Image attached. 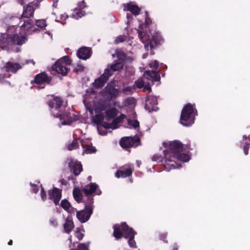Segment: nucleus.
<instances>
[{
  "mask_svg": "<svg viewBox=\"0 0 250 250\" xmlns=\"http://www.w3.org/2000/svg\"><path fill=\"white\" fill-rule=\"evenodd\" d=\"M141 164H142V162L141 161H140V160L136 161V165L138 167H140Z\"/></svg>",
  "mask_w": 250,
  "mask_h": 250,
  "instance_id": "de8ad7c7",
  "label": "nucleus"
},
{
  "mask_svg": "<svg viewBox=\"0 0 250 250\" xmlns=\"http://www.w3.org/2000/svg\"><path fill=\"white\" fill-rule=\"evenodd\" d=\"M145 108L149 112L157 111L158 109L157 107V98L153 96H147V99L146 101Z\"/></svg>",
  "mask_w": 250,
  "mask_h": 250,
  "instance_id": "f3484780",
  "label": "nucleus"
},
{
  "mask_svg": "<svg viewBox=\"0 0 250 250\" xmlns=\"http://www.w3.org/2000/svg\"><path fill=\"white\" fill-rule=\"evenodd\" d=\"M8 19V18H6L5 20H7Z\"/></svg>",
  "mask_w": 250,
  "mask_h": 250,
  "instance_id": "052dcab7",
  "label": "nucleus"
},
{
  "mask_svg": "<svg viewBox=\"0 0 250 250\" xmlns=\"http://www.w3.org/2000/svg\"><path fill=\"white\" fill-rule=\"evenodd\" d=\"M134 90H135V88H134V85L128 86H126L125 88H124L122 89V92L126 94H128L129 93L132 92Z\"/></svg>",
  "mask_w": 250,
  "mask_h": 250,
  "instance_id": "f704fd0d",
  "label": "nucleus"
},
{
  "mask_svg": "<svg viewBox=\"0 0 250 250\" xmlns=\"http://www.w3.org/2000/svg\"><path fill=\"white\" fill-rule=\"evenodd\" d=\"M17 1L21 5H22L23 4V0H17Z\"/></svg>",
  "mask_w": 250,
  "mask_h": 250,
  "instance_id": "8fccbe9b",
  "label": "nucleus"
},
{
  "mask_svg": "<svg viewBox=\"0 0 250 250\" xmlns=\"http://www.w3.org/2000/svg\"><path fill=\"white\" fill-rule=\"evenodd\" d=\"M49 198L53 201L54 204L57 205L61 197H62V190L59 188H54L52 190L49 191Z\"/></svg>",
  "mask_w": 250,
  "mask_h": 250,
  "instance_id": "4be33fe9",
  "label": "nucleus"
},
{
  "mask_svg": "<svg viewBox=\"0 0 250 250\" xmlns=\"http://www.w3.org/2000/svg\"><path fill=\"white\" fill-rule=\"evenodd\" d=\"M164 146L167 147V150H164V158L157 154L154 155L152 161L157 162H162L167 171L172 169L179 168L181 166V162H187L189 160L188 154L183 152V146L180 142L174 141L169 142L168 144L163 143Z\"/></svg>",
  "mask_w": 250,
  "mask_h": 250,
  "instance_id": "7ed1b4c3",
  "label": "nucleus"
},
{
  "mask_svg": "<svg viewBox=\"0 0 250 250\" xmlns=\"http://www.w3.org/2000/svg\"><path fill=\"white\" fill-rule=\"evenodd\" d=\"M146 23L147 25H148L149 24L148 22L146 20Z\"/></svg>",
  "mask_w": 250,
  "mask_h": 250,
  "instance_id": "6e6d98bb",
  "label": "nucleus"
},
{
  "mask_svg": "<svg viewBox=\"0 0 250 250\" xmlns=\"http://www.w3.org/2000/svg\"><path fill=\"white\" fill-rule=\"evenodd\" d=\"M133 165L129 164L126 167H123L118 170L115 173V177L117 178H126L130 176L132 173Z\"/></svg>",
  "mask_w": 250,
  "mask_h": 250,
  "instance_id": "dca6fc26",
  "label": "nucleus"
},
{
  "mask_svg": "<svg viewBox=\"0 0 250 250\" xmlns=\"http://www.w3.org/2000/svg\"><path fill=\"white\" fill-rule=\"evenodd\" d=\"M129 44H130L131 46H134V45H135V44H133V42H131L129 43Z\"/></svg>",
  "mask_w": 250,
  "mask_h": 250,
  "instance_id": "864d4df0",
  "label": "nucleus"
},
{
  "mask_svg": "<svg viewBox=\"0 0 250 250\" xmlns=\"http://www.w3.org/2000/svg\"><path fill=\"white\" fill-rule=\"evenodd\" d=\"M111 75V71L109 69H105L101 76L95 80L93 83V86L97 88L103 87Z\"/></svg>",
  "mask_w": 250,
  "mask_h": 250,
  "instance_id": "4468645a",
  "label": "nucleus"
},
{
  "mask_svg": "<svg viewBox=\"0 0 250 250\" xmlns=\"http://www.w3.org/2000/svg\"><path fill=\"white\" fill-rule=\"evenodd\" d=\"M77 55L79 58L86 60L91 55V49L86 47H81L77 51Z\"/></svg>",
  "mask_w": 250,
  "mask_h": 250,
  "instance_id": "5701e85b",
  "label": "nucleus"
},
{
  "mask_svg": "<svg viewBox=\"0 0 250 250\" xmlns=\"http://www.w3.org/2000/svg\"><path fill=\"white\" fill-rule=\"evenodd\" d=\"M64 231L67 233H69L74 228V225L72 220L67 218L65 223L63 224Z\"/></svg>",
  "mask_w": 250,
  "mask_h": 250,
  "instance_id": "bb28decb",
  "label": "nucleus"
},
{
  "mask_svg": "<svg viewBox=\"0 0 250 250\" xmlns=\"http://www.w3.org/2000/svg\"><path fill=\"white\" fill-rule=\"evenodd\" d=\"M11 75L9 73L7 74H0V83L3 84H8L10 85V82L6 80L10 78Z\"/></svg>",
  "mask_w": 250,
  "mask_h": 250,
  "instance_id": "7c9ffc66",
  "label": "nucleus"
},
{
  "mask_svg": "<svg viewBox=\"0 0 250 250\" xmlns=\"http://www.w3.org/2000/svg\"><path fill=\"white\" fill-rule=\"evenodd\" d=\"M61 23H62L63 25H64V24H65V22H64L62 21Z\"/></svg>",
  "mask_w": 250,
  "mask_h": 250,
  "instance_id": "13d9d810",
  "label": "nucleus"
},
{
  "mask_svg": "<svg viewBox=\"0 0 250 250\" xmlns=\"http://www.w3.org/2000/svg\"><path fill=\"white\" fill-rule=\"evenodd\" d=\"M158 62L156 60H154L149 63V66L150 68L154 69L155 70L154 71L157 73H158V72L156 71V70L158 68ZM158 74L159 75V73H158Z\"/></svg>",
  "mask_w": 250,
  "mask_h": 250,
  "instance_id": "e433bc0d",
  "label": "nucleus"
},
{
  "mask_svg": "<svg viewBox=\"0 0 250 250\" xmlns=\"http://www.w3.org/2000/svg\"><path fill=\"white\" fill-rule=\"evenodd\" d=\"M68 16L66 15V14H62L61 15V19L62 20H65L67 18H68Z\"/></svg>",
  "mask_w": 250,
  "mask_h": 250,
  "instance_id": "c03bdc74",
  "label": "nucleus"
},
{
  "mask_svg": "<svg viewBox=\"0 0 250 250\" xmlns=\"http://www.w3.org/2000/svg\"><path fill=\"white\" fill-rule=\"evenodd\" d=\"M59 0H53V6L55 8L56 7V3H57L58 1Z\"/></svg>",
  "mask_w": 250,
  "mask_h": 250,
  "instance_id": "09e8293b",
  "label": "nucleus"
},
{
  "mask_svg": "<svg viewBox=\"0 0 250 250\" xmlns=\"http://www.w3.org/2000/svg\"><path fill=\"white\" fill-rule=\"evenodd\" d=\"M52 14H53V15H55V13H54V12H53V13H52Z\"/></svg>",
  "mask_w": 250,
  "mask_h": 250,
  "instance_id": "bf43d9fd",
  "label": "nucleus"
},
{
  "mask_svg": "<svg viewBox=\"0 0 250 250\" xmlns=\"http://www.w3.org/2000/svg\"><path fill=\"white\" fill-rule=\"evenodd\" d=\"M67 161L71 171L76 176L79 175L83 170L82 165L81 163L72 159H68Z\"/></svg>",
  "mask_w": 250,
  "mask_h": 250,
  "instance_id": "a211bd4d",
  "label": "nucleus"
},
{
  "mask_svg": "<svg viewBox=\"0 0 250 250\" xmlns=\"http://www.w3.org/2000/svg\"><path fill=\"white\" fill-rule=\"evenodd\" d=\"M86 7V5L84 1L78 3V6L74 10L72 14V17L75 19L78 20L82 18L85 14V12L83 9Z\"/></svg>",
  "mask_w": 250,
  "mask_h": 250,
  "instance_id": "412c9836",
  "label": "nucleus"
},
{
  "mask_svg": "<svg viewBox=\"0 0 250 250\" xmlns=\"http://www.w3.org/2000/svg\"><path fill=\"white\" fill-rule=\"evenodd\" d=\"M197 111L194 106L190 104H187L184 107L181 112L180 123L186 126L191 125L194 123Z\"/></svg>",
  "mask_w": 250,
  "mask_h": 250,
  "instance_id": "6e6552de",
  "label": "nucleus"
},
{
  "mask_svg": "<svg viewBox=\"0 0 250 250\" xmlns=\"http://www.w3.org/2000/svg\"><path fill=\"white\" fill-rule=\"evenodd\" d=\"M83 232L84 231L83 230V229L82 228H76L75 235L79 240H81L83 238L84 236V234L83 233Z\"/></svg>",
  "mask_w": 250,
  "mask_h": 250,
  "instance_id": "72a5a7b5",
  "label": "nucleus"
},
{
  "mask_svg": "<svg viewBox=\"0 0 250 250\" xmlns=\"http://www.w3.org/2000/svg\"><path fill=\"white\" fill-rule=\"evenodd\" d=\"M93 199L92 197H88L85 204V209L77 212L76 216L81 222L85 223L89 219L93 211Z\"/></svg>",
  "mask_w": 250,
  "mask_h": 250,
  "instance_id": "9d476101",
  "label": "nucleus"
},
{
  "mask_svg": "<svg viewBox=\"0 0 250 250\" xmlns=\"http://www.w3.org/2000/svg\"><path fill=\"white\" fill-rule=\"evenodd\" d=\"M146 57H147V55L146 54H144V55H143L142 57H143V58L145 59V58H146Z\"/></svg>",
  "mask_w": 250,
  "mask_h": 250,
  "instance_id": "603ef678",
  "label": "nucleus"
},
{
  "mask_svg": "<svg viewBox=\"0 0 250 250\" xmlns=\"http://www.w3.org/2000/svg\"><path fill=\"white\" fill-rule=\"evenodd\" d=\"M124 10L131 13L135 16L140 13V8L133 2H129L124 4Z\"/></svg>",
  "mask_w": 250,
  "mask_h": 250,
  "instance_id": "b1692460",
  "label": "nucleus"
},
{
  "mask_svg": "<svg viewBox=\"0 0 250 250\" xmlns=\"http://www.w3.org/2000/svg\"><path fill=\"white\" fill-rule=\"evenodd\" d=\"M143 25H140L139 29L137 30L138 36L140 41L144 44L145 47L148 49L155 47L158 44H161L163 42V38L158 32H147V27L145 26V31Z\"/></svg>",
  "mask_w": 250,
  "mask_h": 250,
  "instance_id": "20e7f679",
  "label": "nucleus"
},
{
  "mask_svg": "<svg viewBox=\"0 0 250 250\" xmlns=\"http://www.w3.org/2000/svg\"><path fill=\"white\" fill-rule=\"evenodd\" d=\"M69 241V247L70 248V250H89V242L86 243H81L78 246L77 249H73V240L71 236L68 238Z\"/></svg>",
  "mask_w": 250,
  "mask_h": 250,
  "instance_id": "393cba45",
  "label": "nucleus"
},
{
  "mask_svg": "<svg viewBox=\"0 0 250 250\" xmlns=\"http://www.w3.org/2000/svg\"><path fill=\"white\" fill-rule=\"evenodd\" d=\"M50 82V78L44 73L38 74L35 78V82L37 84L36 86L38 89L43 88L45 87V84L46 83H49Z\"/></svg>",
  "mask_w": 250,
  "mask_h": 250,
  "instance_id": "2eb2a0df",
  "label": "nucleus"
},
{
  "mask_svg": "<svg viewBox=\"0 0 250 250\" xmlns=\"http://www.w3.org/2000/svg\"><path fill=\"white\" fill-rule=\"evenodd\" d=\"M12 242H12V240H10V241H9V242H8V245H12Z\"/></svg>",
  "mask_w": 250,
  "mask_h": 250,
  "instance_id": "3c124183",
  "label": "nucleus"
},
{
  "mask_svg": "<svg viewBox=\"0 0 250 250\" xmlns=\"http://www.w3.org/2000/svg\"><path fill=\"white\" fill-rule=\"evenodd\" d=\"M125 40V37L122 36H119L116 38V39L115 40V42L116 43H119L124 42Z\"/></svg>",
  "mask_w": 250,
  "mask_h": 250,
  "instance_id": "58836bf2",
  "label": "nucleus"
},
{
  "mask_svg": "<svg viewBox=\"0 0 250 250\" xmlns=\"http://www.w3.org/2000/svg\"><path fill=\"white\" fill-rule=\"evenodd\" d=\"M67 149L69 150H72L79 148V142L78 139H74L72 142L67 145Z\"/></svg>",
  "mask_w": 250,
  "mask_h": 250,
  "instance_id": "2f4dec72",
  "label": "nucleus"
},
{
  "mask_svg": "<svg viewBox=\"0 0 250 250\" xmlns=\"http://www.w3.org/2000/svg\"><path fill=\"white\" fill-rule=\"evenodd\" d=\"M127 124L130 127H133L136 131H139L140 129L139 122L136 120H127Z\"/></svg>",
  "mask_w": 250,
  "mask_h": 250,
  "instance_id": "c756f323",
  "label": "nucleus"
},
{
  "mask_svg": "<svg viewBox=\"0 0 250 250\" xmlns=\"http://www.w3.org/2000/svg\"><path fill=\"white\" fill-rule=\"evenodd\" d=\"M50 224L53 227H56L58 225L57 221L55 218H51L49 220Z\"/></svg>",
  "mask_w": 250,
  "mask_h": 250,
  "instance_id": "a19ab883",
  "label": "nucleus"
},
{
  "mask_svg": "<svg viewBox=\"0 0 250 250\" xmlns=\"http://www.w3.org/2000/svg\"><path fill=\"white\" fill-rule=\"evenodd\" d=\"M41 187V196L43 201H44L46 199V195L44 189L42 188V186Z\"/></svg>",
  "mask_w": 250,
  "mask_h": 250,
  "instance_id": "ea45409f",
  "label": "nucleus"
},
{
  "mask_svg": "<svg viewBox=\"0 0 250 250\" xmlns=\"http://www.w3.org/2000/svg\"><path fill=\"white\" fill-rule=\"evenodd\" d=\"M31 185L32 186V190L34 192V193H36L39 190V187L35 185H32L31 184Z\"/></svg>",
  "mask_w": 250,
  "mask_h": 250,
  "instance_id": "37998d69",
  "label": "nucleus"
},
{
  "mask_svg": "<svg viewBox=\"0 0 250 250\" xmlns=\"http://www.w3.org/2000/svg\"><path fill=\"white\" fill-rule=\"evenodd\" d=\"M34 9L30 5L23 7L22 17L28 18L31 17L34 13Z\"/></svg>",
  "mask_w": 250,
  "mask_h": 250,
  "instance_id": "a878e982",
  "label": "nucleus"
},
{
  "mask_svg": "<svg viewBox=\"0 0 250 250\" xmlns=\"http://www.w3.org/2000/svg\"><path fill=\"white\" fill-rule=\"evenodd\" d=\"M99 96L93 88H89L83 96V103L91 115L92 122L97 125L99 133L101 135H105L107 132H102L100 129L101 127L105 129H117L121 125L122 121L126 116L122 114L114 119L111 124L104 122V113L108 118H113L117 115V110L111 108L105 110L108 104L106 101L99 98Z\"/></svg>",
  "mask_w": 250,
  "mask_h": 250,
  "instance_id": "f257e3e1",
  "label": "nucleus"
},
{
  "mask_svg": "<svg viewBox=\"0 0 250 250\" xmlns=\"http://www.w3.org/2000/svg\"><path fill=\"white\" fill-rule=\"evenodd\" d=\"M116 56L118 58L120 61L122 62L125 58V53L121 50H118L116 52Z\"/></svg>",
  "mask_w": 250,
  "mask_h": 250,
  "instance_id": "c9c22d12",
  "label": "nucleus"
},
{
  "mask_svg": "<svg viewBox=\"0 0 250 250\" xmlns=\"http://www.w3.org/2000/svg\"><path fill=\"white\" fill-rule=\"evenodd\" d=\"M160 80V75L158 73L154 71L147 70L144 73L143 77L139 78L135 81L134 83V88H144L143 91H151V83L153 84L155 82H159Z\"/></svg>",
  "mask_w": 250,
  "mask_h": 250,
  "instance_id": "0eeeda50",
  "label": "nucleus"
},
{
  "mask_svg": "<svg viewBox=\"0 0 250 250\" xmlns=\"http://www.w3.org/2000/svg\"><path fill=\"white\" fill-rule=\"evenodd\" d=\"M71 63V61L69 58L66 56H64L59 60H58L52 67V71L54 73L61 74L62 75H65L67 74L69 69L68 68L67 65Z\"/></svg>",
  "mask_w": 250,
  "mask_h": 250,
  "instance_id": "1a4fd4ad",
  "label": "nucleus"
},
{
  "mask_svg": "<svg viewBox=\"0 0 250 250\" xmlns=\"http://www.w3.org/2000/svg\"><path fill=\"white\" fill-rule=\"evenodd\" d=\"M35 23L36 26L41 28L45 27L46 25L45 21L43 20H38L36 21V22H35Z\"/></svg>",
  "mask_w": 250,
  "mask_h": 250,
  "instance_id": "4c0bfd02",
  "label": "nucleus"
},
{
  "mask_svg": "<svg viewBox=\"0 0 250 250\" xmlns=\"http://www.w3.org/2000/svg\"><path fill=\"white\" fill-rule=\"evenodd\" d=\"M250 145V144L246 142L245 143V145L244 146V152L246 155L248 154V146Z\"/></svg>",
  "mask_w": 250,
  "mask_h": 250,
  "instance_id": "79ce46f5",
  "label": "nucleus"
},
{
  "mask_svg": "<svg viewBox=\"0 0 250 250\" xmlns=\"http://www.w3.org/2000/svg\"><path fill=\"white\" fill-rule=\"evenodd\" d=\"M85 194L87 196L95 193L97 195H100L101 191L99 188L98 186L95 183H90L85 186L83 189Z\"/></svg>",
  "mask_w": 250,
  "mask_h": 250,
  "instance_id": "aec40b11",
  "label": "nucleus"
},
{
  "mask_svg": "<svg viewBox=\"0 0 250 250\" xmlns=\"http://www.w3.org/2000/svg\"><path fill=\"white\" fill-rule=\"evenodd\" d=\"M61 207L66 211L68 212H72L73 210V208L71 206L69 202L66 200L64 199L61 201Z\"/></svg>",
  "mask_w": 250,
  "mask_h": 250,
  "instance_id": "c85d7f7f",
  "label": "nucleus"
},
{
  "mask_svg": "<svg viewBox=\"0 0 250 250\" xmlns=\"http://www.w3.org/2000/svg\"><path fill=\"white\" fill-rule=\"evenodd\" d=\"M30 62H32L33 64L35 63L33 60H26L25 62H15L13 59H11L6 63L5 66L3 67L2 70L3 71H6L8 72L16 73L17 71L22 68L23 65L25 64L29 63Z\"/></svg>",
  "mask_w": 250,
  "mask_h": 250,
  "instance_id": "f8f14e48",
  "label": "nucleus"
},
{
  "mask_svg": "<svg viewBox=\"0 0 250 250\" xmlns=\"http://www.w3.org/2000/svg\"><path fill=\"white\" fill-rule=\"evenodd\" d=\"M113 236L116 239L122 237L128 239V244L131 248H136V242L134 239L136 232L129 228L125 223H122L120 225L116 224L113 226Z\"/></svg>",
  "mask_w": 250,
  "mask_h": 250,
  "instance_id": "423d86ee",
  "label": "nucleus"
},
{
  "mask_svg": "<svg viewBox=\"0 0 250 250\" xmlns=\"http://www.w3.org/2000/svg\"><path fill=\"white\" fill-rule=\"evenodd\" d=\"M73 197L76 201L80 202L82 200V195L78 188H74L73 192Z\"/></svg>",
  "mask_w": 250,
  "mask_h": 250,
  "instance_id": "473e14b6",
  "label": "nucleus"
},
{
  "mask_svg": "<svg viewBox=\"0 0 250 250\" xmlns=\"http://www.w3.org/2000/svg\"><path fill=\"white\" fill-rule=\"evenodd\" d=\"M80 142L83 148V154H91L96 152V149L91 146V143H90L89 139H82Z\"/></svg>",
  "mask_w": 250,
  "mask_h": 250,
  "instance_id": "6ab92c4d",
  "label": "nucleus"
},
{
  "mask_svg": "<svg viewBox=\"0 0 250 250\" xmlns=\"http://www.w3.org/2000/svg\"><path fill=\"white\" fill-rule=\"evenodd\" d=\"M10 25L6 32L0 38V47L3 50L19 51L16 45H22L27 41L25 32L35 25V21L31 19L25 20L18 17L10 18Z\"/></svg>",
  "mask_w": 250,
  "mask_h": 250,
  "instance_id": "f03ea898",
  "label": "nucleus"
},
{
  "mask_svg": "<svg viewBox=\"0 0 250 250\" xmlns=\"http://www.w3.org/2000/svg\"><path fill=\"white\" fill-rule=\"evenodd\" d=\"M84 68L81 66H78V68H76L77 71H83Z\"/></svg>",
  "mask_w": 250,
  "mask_h": 250,
  "instance_id": "49530a36",
  "label": "nucleus"
},
{
  "mask_svg": "<svg viewBox=\"0 0 250 250\" xmlns=\"http://www.w3.org/2000/svg\"><path fill=\"white\" fill-rule=\"evenodd\" d=\"M126 18L127 19V23L131 21V16L129 15V13H127L126 15Z\"/></svg>",
  "mask_w": 250,
  "mask_h": 250,
  "instance_id": "a18cd8bd",
  "label": "nucleus"
},
{
  "mask_svg": "<svg viewBox=\"0 0 250 250\" xmlns=\"http://www.w3.org/2000/svg\"><path fill=\"white\" fill-rule=\"evenodd\" d=\"M62 104V100L60 97H54L51 99L48 105L52 115L55 117L60 118L62 125H69L75 120L73 113L65 112L63 114H59L56 111H59Z\"/></svg>",
  "mask_w": 250,
  "mask_h": 250,
  "instance_id": "39448f33",
  "label": "nucleus"
},
{
  "mask_svg": "<svg viewBox=\"0 0 250 250\" xmlns=\"http://www.w3.org/2000/svg\"><path fill=\"white\" fill-rule=\"evenodd\" d=\"M56 21L59 22V21L57 20H56Z\"/></svg>",
  "mask_w": 250,
  "mask_h": 250,
  "instance_id": "680f3d73",
  "label": "nucleus"
},
{
  "mask_svg": "<svg viewBox=\"0 0 250 250\" xmlns=\"http://www.w3.org/2000/svg\"><path fill=\"white\" fill-rule=\"evenodd\" d=\"M124 66L123 63L121 61H119L118 62H114L112 63L110 68H107V69H109L111 73L112 74L113 71H118L121 69L123 68Z\"/></svg>",
  "mask_w": 250,
  "mask_h": 250,
  "instance_id": "cd10ccee",
  "label": "nucleus"
},
{
  "mask_svg": "<svg viewBox=\"0 0 250 250\" xmlns=\"http://www.w3.org/2000/svg\"><path fill=\"white\" fill-rule=\"evenodd\" d=\"M243 138L245 139H247L246 136L244 135L243 137Z\"/></svg>",
  "mask_w": 250,
  "mask_h": 250,
  "instance_id": "4d7b16f0",
  "label": "nucleus"
},
{
  "mask_svg": "<svg viewBox=\"0 0 250 250\" xmlns=\"http://www.w3.org/2000/svg\"><path fill=\"white\" fill-rule=\"evenodd\" d=\"M178 248L177 247H175L172 250H177Z\"/></svg>",
  "mask_w": 250,
  "mask_h": 250,
  "instance_id": "5fc2aeb1",
  "label": "nucleus"
},
{
  "mask_svg": "<svg viewBox=\"0 0 250 250\" xmlns=\"http://www.w3.org/2000/svg\"><path fill=\"white\" fill-rule=\"evenodd\" d=\"M114 82H111L101 91V94L107 102L112 99L116 98L119 94L118 89L114 88Z\"/></svg>",
  "mask_w": 250,
  "mask_h": 250,
  "instance_id": "9b49d317",
  "label": "nucleus"
},
{
  "mask_svg": "<svg viewBox=\"0 0 250 250\" xmlns=\"http://www.w3.org/2000/svg\"><path fill=\"white\" fill-rule=\"evenodd\" d=\"M140 144V139L138 136L124 137L120 142V146L125 148H129L130 147H136Z\"/></svg>",
  "mask_w": 250,
  "mask_h": 250,
  "instance_id": "ddd939ff",
  "label": "nucleus"
}]
</instances>
